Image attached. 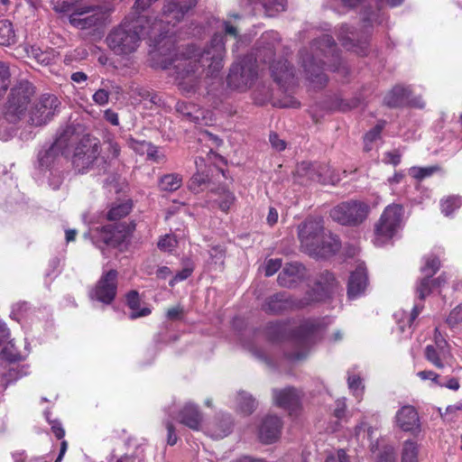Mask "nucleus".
<instances>
[{"mask_svg":"<svg viewBox=\"0 0 462 462\" xmlns=\"http://www.w3.org/2000/svg\"><path fill=\"white\" fill-rule=\"evenodd\" d=\"M425 358L431 363L435 367L443 369L450 357V351L439 349L435 346H427L425 348Z\"/></svg>","mask_w":462,"mask_h":462,"instance_id":"33","label":"nucleus"},{"mask_svg":"<svg viewBox=\"0 0 462 462\" xmlns=\"http://www.w3.org/2000/svg\"><path fill=\"white\" fill-rule=\"evenodd\" d=\"M340 59L334 39L322 35L314 40L310 47L300 51V62L308 79L318 88H322L328 81L324 74V66L333 70L339 69Z\"/></svg>","mask_w":462,"mask_h":462,"instance_id":"3","label":"nucleus"},{"mask_svg":"<svg viewBox=\"0 0 462 462\" xmlns=\"http://www.w3.org/2000/svg\"><path fill=\"white\" fill-rule=\"evenodd\" d=\"M394 424L401 430L418 436L421 431L419 412L412 405H403L395 413Z\"/></svg>","mask_w":462,"mask_h":462,"instance_id":"18","label":"nucleus"},{"mask_svg":"<svg viewBox=\"0 0 462 462\" xmlns=\"http://www.w3.org/2000/svg\"><path fill=\"white\" fill-rule=\"evenodd\" d=\"M179 421L193 430H198L202 421V415L197 405L188 402L179 412Z\"/></svg>","mask_w":462,"mask_h":462,"instance_id":"27","label":"nucleus"},{"mask_svg":"<svg viewBox=\"0 0 462 462\" xmlns=\"http://www.w3.org/2000/svg\"><path fill=\"white\" fill-rule=\"evenodd\" d=\"M3 371L0 372L5 389L11 383L17 381L28 374V367L17 364H0Z\"/></svg>","mask_w":462,"mask_h":462,"instance_id":"31","label":"nucleus"},{"mask_svg":"<svg viewBox=\"0 0 462 462\" xmlns=\"http://www.w3.org/2000/svg\"><path fill=\"white\" fill-rule=\"evenodd\" d=\"M370 207L360 200H347L331 208L330 217L342 226H357L368 217Z\"/></svg>","mask_w":462,"mask_h":462,"instance_id":"9","label":"nucleus"},{"mask_svg":"<svg viewBox=\"0 0 462 462\" xmlns=\"http://www.w3.org/2000/svg\"><path fill=\"white\" fill-rule=\"evenodd\" d=\"M13 348V345L5 346L0 355L1 359L8 362V364H16V362L22 358L21 355Z\"/></svg>","mask_w":462,"mask_h":462,"instance_id":"51","label":"nucleus"},{"mask_svg":"<svg viewBox=\"0 0 462 462\" xmlns=\"http://www.w3.org/2000/svg\"><path fill=\"white\" fill-rule=\"evenodd\" d=\"M109 92L106 89L100 88L93 95V100L99 106H104L108 103Z\"/></svg>","mask_w":462,"mask_h":462,"instance_id":"58","label":"nucleus"},{"mask_svg":"<svg viewBox=\"0 0 462 462\" xmlns=\"http://www.w3.org/2000/svg\"><path fill=\"white\" fill-rule=\"evenodd\" d=\"M306 277L305 266L298 262H293L284 265L278 275L277 282L282 287L292 289L305 281Z\"/></svg>","mask_w":462,"mask_h":462,"instance_id":"20","label":"nucleus"},{"mask_svg":"<svg viewBox=\"0 0 462 462\" xmlns=\"http://www.w3.org/2000/svg\"><path fill=\"white\" fill-rule=\"evenodd\" d=\"M210 188L212 187L209 176L204 171L196 172L189 181V189L194 193H199L205 189H210Z\"/></svg>","mask_w":462,"mask_h":462,"instance_id":"37","label":"nucleus"},{"mask_svg":"<svg viewBox=\"0 0 462 462\" xmlns=\"http://www.w3.org/2000/svg\"><path fill=\"white\" fill-rule=\"evenodd\" d=\"M60 8L69 13V23L79 30L102 25L110 12L105 5H91L84 0H63Z\"/></svg>","mask_w":462,"mask_h":462,"instance_id":"5","label":"nucleus"},{"mask_svg":"<svg viewBox=\"0 0 462 462\" xmlns=\"http://www.w3.org/2000/svg\"><path fill=\"white\" fill-rule=\"evenodd\" d=\"M35 94L33 85L26 80L17 81L10 89L5 105V117L10 123H16L26 114Z\"/></svg>","mask_w":462,"mask_h":462,"instance_id":"6","label":"nucleus"},{"mask_svg":"<svg viewBox=\"0 0 462 462\" xmlns=\"http://www.w3.org/2000/svg\"><path fill=\"white\" fill-rule=\"evenodd\" d=\"M440 170L438 165H431L427 167H411L409 169V174L418 180H421L423 179L429 178L432 176L434 173L438 172Z\"/></svg>","mask_w":462,"mask_h":462,"instance_id":"43","label":"nucleus"},{"mask_svg":"<svg viewBox=\"0 0 462 462\" xmlns=\"http://www.w3.org/2000/svg\"><path fill=\"white\" fill-rule=\"evenodd\" d=\"M271 71L273 79L280 85H286L294 79V69L287 60H278L271 64Z\"/></svg>","mask_w":462,"mask_h":462,"instance_id":"29","label":"nucleus"},{"mask_svg":"<svg viewBox=\"0 0 462 462\" xmlns=\"http://www.w3.org/2000/svg\"><path fill=\"white\" fill-rule=\"evenodd\" d=\"M430 346L438 347L439 349V347H441V349L449 350V346L447 340L442 337L438 328L435 329L434 344Z\"/></svg>","mask_w":462,"mask_h":462,"instance_id":"60","label":"nucleus"},{"mask_svg":"<svg viewBox=\"0 0 462 462\" xmlns=\"http://www.w3.org/2000/svg\"><path fill=\"white\" fill-rule=\"evenodd\" d=\"M251 5H261L267 16H274L285 10L286 0H247Z\"/></svg>","mask_w":462,"mask_h":462,"instance_id":"35","label":"nucleus"},{"mask_svg":"<svg viewBox=\"0 0 462 462\" xmlns=\"http://www.w3.org/2000/svg\"><path fill=\"white\" fill-rule=\"evenodd\" d=\"M164 424H165V427L167 430V443L170 446H173L177 443V440H178V436L175 432V428H174L172 422L170 421L169 420H167L164 422Z\"/></svg>","mask_w":462,"mask_h":462,"instance_id":"57","label":"nucleus"},{"mask_svg":"<svg viewBox=\"0 0 462 462\" xmlns=\"http://www.w3.org/2000/svg\"><path fill=\"white\" fill-rule=\"evenodd\" d=\"M99 141L89 134L82 136L75 146L71 158L72 168L79 174H85L105 162L100 158Z\"/></svg>","mask_w":462,"mask_h":462,"instance_id":"7","label":"nucleus"},{"mask_svg":"<svg viewBox=\"0 0 462 462\" xmlns=\"http://www.w3.org/2000/svg\"><path fill=\"white\" fill-rule=\"evenodd\" d=\"M256 77V58L246 56L232 65L227 76V84L232 88L244 91L253 85Z\"/></svg>","mask_w":462,"mask_h":462,"instance_id":"10","label":"nucleus"},{"mask_svg":"<svg viewBox=\"0 0 462 462\" xmlns=\"http://www.w3.org/2000/svg\"><path fill=\"white\" fill-rule=\"evenodd\" d=\"M208 196L207 203L212 207L216 205L223 212H227L236 200L234 193L227 189L226 186L210 188Z\"/></svg>","mask_w":462,"mask_h":462,"instance_id":"24","label":"nucleus"},{"mask_svg":"<svg viewBox=\"0 0 462 462\" xmlns=\"http://www.w3.org/2000/svg\"><path fill=\"white\" fill-rule=\"evenodd\" d=\"M131 231L132 228L125 223L110 224L95 229L92 233V238L98 247H101L99 243L116 247L125 242Z\"/></svg>","mask_w":462,"mask_h":462,"instance_id":"12","label":"nucleus"},{"mask_svg":"<svg viewBox=\"0 0 462 462\" xmlns=\"http://www.w3.org/2000/svg\"><path fill=\"white\" fill-rule=\"evenodd\" d=\"M198 0H166L160 19L145 15H129L106 36L109 49L116 55H128L134 52L142 39L147 35L153 40L157 50L154 57L166 58L167 47L172 46L171 28L179 23L192 9Z\"/></svg>","mask_w":462,"mask_h":462,"instance_id":"1","label":"nucleus"},{"mask_svg":"<svg viewBox=\"0 0 462 462\" xmlns=\"http://www.w3.org/2000/svg\"><path fill=\"white\" fill-rule=\"evenodd\" d=\"M10 78L11 73L9 67L4 62H0V99L10 86Z\"/></svg>","mask_w":462,"mask_h":462,"instance_id":"48","label":"nucleus"},{"mask_svg":"<svg viewBox=\"0 0 462 462\" xmlns=\"http://www.w3.org/2000/svg\"><path fill=\"white\" fill-rule=\"evenodd\" d=\"M282 422L274 415H267L259 426V438L263 443L271 444L276 441L281 435Z\"/></svg>","mask_w":462,"mask_h":462,"instance_id":"22","label":"nucleus"},{"mask_svg":"<svg viewBox=\"0 0 462 462\" xmlns=\"http://www.w3.org/2000/svg\"><path fill=\"white\" fill-rule=\"evenodd\" d=\"M50 175L52 176V179H50L49 183L50 186L53 189H58L62 183V176L60 172L57 169H52V173L50 171Z\"/></svg>","mask_w":462,"mask_h":462,"instance_id":"62","label":"nucleus"},{"mask_svg":"<svg viewBox=\"0 0 462 462\" xmlns=\"http://www.w3.org/2000/svg\"><path fill=\"white\" fill-rule=\"evenodd\" d=\"M273 399L276 406L290 411L296 409L300 402L299 393L292 387H287L282 390L273 389Z\"/></svg>","mask_w":462,"mask_h":462,"instance_id":"25","label":"nucleus"},{"mask_svg":"<svg viewBox=\"0 0 462 462\" xmlns=\"http://www.w3.org/2000/svg\"><path fill=\"white\" fill-rule=\"evenodd\" d=\"M117 276L118 273L116 270L112 269L104 272L95 289L91 291L90 297L102 303L110 304L116 295Z\"/></svg>","mask_w":462,"mask_h":462,"instance_id":"16","label":"nucleus"},{"mask_svg":"<svg viewBox=\"0 0 462 462\" xmlns=\"http://www.w3.org/2000/svg\"><path fill=\"white\" fill-rule=\"evenodd\" d=\"M318 248L308 254L319 258H326L336 254L340 248V242L337 236L326 235L317 245Z\"/></svg>","mask_w":462,"mask_h":462,"instance_id":"28","label":"nucleus"},{"mask_svg":"<svg viewBox=\"0 0 462 462\" xmlns=\"http://www.w3.org/2000/svg\"><path fill=\"white\" fill-rule=\"evenodd\" d=\"M175 109L182 116L183 119L189 122L196 125L206 124L205 111L196 104L179 101L175 106Z\"/></svg>","mask_w":462,"mask_h":462,"instance_id":"26","label":"nucleus"},{"mask_svg":"<svg viewBox=\"0 0 462 462\" xmlns=\"http://www.w3.org/2000/svg\"><path fill=\"white\" fill-rule=\"evenodd\" d=\"M404 208L400 204L388 205L374 225V244L383 246L389 242L402 228L403 224Z\"/></svg>","mask_w":462,"mask_h":462,"instance_id":"8","label":"nucleus"},{"mask_svg":"<svg viewBox=\"0 0 462 462\" xmlns=\"http://www.w3.org/2000/svg\"><path fill=\"white\" fill-rule=\"evenodd\" d=\"M462 204V199L460 197H448L445 200L441 201V212L448 217L456 208H458Z\"/></svg>","mask_w":462,"mask_h":462,"instance_id":"47","label":"nucleus"},{"mask_svg":"<svg viewBox=\"0 0 462 462\" xmlns=\"http://www.w3.org/2000/svg\"><path fill=\"white\" fill-rule=\"evenodd\" d=\"M176 244L177 241L173 236L166 235L159 240L158 247L163 251H171L176 246Z\"/></svg>","mask_w":462,"mask_h":462,"instance_id":"54","label":"nucleus"},{"mask_svg":"<svg viewBox=\"0 0 462 462\" xmlns=\"http://www.w3.org/2000/svg\"><path fill=\"white\" fill-rule=\"evenodd\" d=\"M15 33L8 20H0V44L10 45L14 42Z\"/></svg>","mask_w":462,"mask_h":462,"instance_id":"42","label":"nucleus"},{"mask_svg":"<svg viewBox=\"0 0 462 462\" xmlns=\"http://www.w3.org/2000/svg\"><path fill=\"white\" fill-rule=\"evenodd\" d=\"M309 306V301L304 299H298L287 292L275 293L264 300L262 309L264 312L272 315L281 314L284 311L302 309Z\"/></svg>","mask_w":462,"mask_h":462,"instance_id":"14","label":"nucleus"},{"mask_svg":"<svg viewBox=\"0 0 462 462\" xmlns=\"http://www.w3.org/2000/svg\"><path fill=\"white\" fill-rule=\"evenodd\" d=\"M417 375L423 381L430 380L434 384L442 386V382L439 381V375L433 371L424 370L417 373Z\"/></svg>","mask_w":462,"mask_h":462,"instance_id":"55","label":"nucleus"},{"mask_svg":"<svg viewBox=\"0 0 462 462\" xmlns=\"http://www.w3.org/2000/svg\"><path fill=\"white\" fill-rule=\"evenodd\" d=\"M126 303L131 310L129 313L130 319H135L142 317H146L152 313L149 307H140V297L136 291H131L126 295Z\"/></svg>","mask_w":462,"mask_h":462,"instance_id":"34","label":"nucleus"},{"mask_svg":"<svg viewBox=\"0 0 462 462\" xmlns=\"http://www.w3.org/2000/svg\"><path fill=\"white\" fill-rule=\"evenodd\" d=\"M282 267V260L275 258V259H269L266 261L265 267H264V273L265 276H272L280 268Z\"/></svg>","mask_w":462,"mask_h":462,"instance_id":"53","label":"nucleus"},{"mask_svg":"<svg viewBox=\"0 0 462 462\" xmlns=\"http://www.w3.org/2000/svg\"><path fill=\"white\" fill-rule=\"evenodd\" d=\"M233 427V421L230 415L223 414L215 418L208 426V433L213 439H223L230 434Z\"/></svg>","mask_w":462,"mask_h":462,"instance_id":"30","label":"nucleus"},{"mask_svg":"<svg viewBox=\"0 0 462 462\" xmlns=\"http://www.w3.org/2000/svg\"><path fill=\"white\" fill-rule=\"evenodd\" d=\"M328 171V169L326 165L302 162L297 167V175L310 182L326 184L328 182V179L326 176Z\"/></svg>","mask_w":462,"mask_h":462,"instance_id":"23","label":"nucleus"},{"mask_svg":"<svg viewBox=\"0 0 462 462\" xmlns=\"http://www.w3.org/2000/svg\"><path fill=\"white\" fill-rule=\"evenodd\" d=\"M323 324L324 322L321 319H308L300 324L297 329L296 345L297 346H302L304 350L289 354L290 359L301 360L306 356V349L319 338Z\"/></svg>","mask_w":462,"mask_h":462,"instance_id":"11","label":"nucleus"},{"mask_svg":"<svg viewBox=\"0 0 462 462\" xmlns=\"http://www.w3.org/2000/svg\"><path fill=\"white\" fill-rule=\"evenodd\" d=\"M446 322L451 328L462 326V305H458L450 311Z\"/></svg>","mask_w":462,"mask_h":462,"instance_id":"50","label":"nucleus"},{"mask_svg":"<svg viewBox=\"0 0 462 462\" xmlns=\"http://www.w3.org/2000/svg\"><path fill=\"white\" fill-rule=\"evenodd\" d=\"M183 179L178 173H169L162 176L158 185L161 190L173 192L182 185Z\"/></svg>","mask_w":462,"mask_h":462,"instance_id":"36","label":"nucleus"},{"mask_svg":"<svg viewBox=\"0 0 462 462\" xmlns=\"http://www.w3.org/2000/svg\"><path fill=\"white\" fill-rule=\"evenodd\" d=\"M270 143L272 146L277 151H283L286 147V143L283 140L280 139L279 136L273 133L270 134Z\"/></svg>","mask_w":462,"mask_h":462,"instance_id":"64","label":"nucleus"},{"mask_svg":"<svg viewBox=\"0 0 462 462\" xmlns=\"http://www.w3.org/2000/svg\"><path fill=\"white\" fill-rule=\"evenodd\" d=\"M192 268L185 267L179 272L169 282L170 286H174L177 282H181L189 278L192 273Z\"/></svg>","mask_w":462,"mask_h":462,"instance_id":"59","label":"nucleus"},{"mask_svg":"<svg viewBox=\"0 0 462 462\" xmlns=\"http://www.w3.org/2000/svg\"><path fill=\"white\" fill-rule=\"evenodd\" d=\"M325 236L321 217H310L299 226L300 245L306 253L316 250L317 245Z\"/></svg>","mask_w":462,"mask_h":462,"instance_id":"13","label":"nucleus"},{"mask_svg":"<svg viewBox=\"0 0 462 462\" xmlns=\"http://www.w3.org/2000/svg\"><path fill=\"white\" fill-rule=\"evenodd\" d=\"M130 148H132L134 152L139 154H144L148 151L151 143L146 141H137L135 139L131 138L128 142Z\"/></svg>","mask_w":462,"mask_h":462,"instance_id":"52","label":"nucleus"},{"mask_svg":"<svg viewBox=\"0 0 462 462\" xmlns=\"http://www.w3.org/2000/svg\"><path fill=\"white\" fill-rule=\"evenodd\" d=\"M257 406V402L253 396L245 392H239L237 395V409L245 415L251 414Z\"/></svg>","mask_w":462,"mask_h":462,"instance_id":"40","label":"nucleus"},{"mask_svg":"<svg viewBox=\"0 0 462 462\" xmlns=\"http://www.w3.org/2000/svg\"><path fill=\"white\" fill-rule=\"evenodd\" d=\"M401 462H419V445L416 441L407 439L403 442Z\"/></svg>","mask_w":462,"mask_h":462,"instance_id":"39","label":"nucleus"},{"mask_svg":"<svg viewBox=\"0 0 462 462\" xmlns=\"http://www.w3.org/2000/svg\"><path fill=\"white\" fill-rule=\"evenodd\" d=\"M167 47V56L161 62L164 69L173 68L180 91L185 95L196 93L199 76L205 72L208 77H215L223 69L226 48L224 35L215 33L202 51L188 46L186 53H179L174 41Z\"/></svg>","mask_w":462,"mask_h":462,"instance_id":"2","label":"nucleus"},{"mask_svg":"<svg viewBox=\"0 0 462 462\" xmlns=\"http://www.w3.org/2000/svg\"><path fill=\"white\" fill-rule=\"evenodd\" d=\"M336 285L337 281L334 274L328 271H324L319 273L313 288L306 293L303 299L309 301V305L321 301L329 296Z\"/></svg>","mask_w":462,"mask_h":462,"instance_id":"19","label":"nucleus"},{"mask_svg":"<svg viewBox=\"0 0 462 462\" xmlns=\"http://www.w3.org/2000/svg\"><path fill=\"white\" fill-rule=\"evenodd\" d=\"M457 411H462V401L455 404L448 405L446 409V412L442 415V417L445 420H453L454 416L452 415L456 413Z\"/></svg>","mask_w":462,"mask_h":462,"instance_id":"61","label":"nucleus"},{"mask_svg":"<svg viewBox=\"0 0 462 462\" xmlns=\"http://www.w3.org/2000/svg\"><path fill=\"white\" fill-rule=\"evenodd\" d=\"M60 101L56 96L43 94L30 113V123L39 126L47 124L54 116Z\"/></svg>","mask_w":462,"mask_h":462,"instance_id":"17","label":"nucleus"},{"mask_svg":"<svg viewBox=\"0 0 462 462\" xmlns=\"http://www.w3.org/2000/svg\"><path fill=\"white\" fill-rule=\"evenodd\" d=\"M432 287H434V285L430 278H428L424 275L423 278L419 280L416 286V293L418 298L420 300H423L428 295L430 294Z\"/></svg>","mask_w":462,"mask_h":462,"instance_id":"46","label":"nucleus"},{"mask_svg":"<svg viewBox=\"0 0 462 462\" xmlns=\"http://www.w3.org/2000/svg\"><path fill=\"white\" fill-rule=\"evenodd\" d=\"M410 90L398 85L385 95L383 103L389 107H398L408 102Z\"/></svg>","mask_w":462,"mask_h":462,"instance_id":"32","label":"nucleus"},{"mask_svg":"<svg viewBox=\"0 0 462 462\" xmlns=\"http://www.w3.org/2000/svg\"><path fill=\"white\" fill-rule=\"evenodd\" d=\"M376 1V10H372L371 8H365L362 13V23L364 32L362 35H357L356 32L347 24H342L338 28V40L341 44L348 51H353L356 52L358 55H365L367 49V39L369 34V30L374 24H380L383 20V14H381V8L383 6L384 3H386L391 7H395L401 5L404 0H375Z\"/></svg>","mask_w":462,"mask_h":462,"instance_id":"4","label":"nucleus"},{"mask_svg":"<svg viewBox=\"0 0 462 462\" xmlns=\"http://www.w3.org/2000/svg\"><path fill=\"white\" fill-rule=\"evenodd\" d=\"M424 265L420 267V272L428 278H431L439 269V259L434 255H430L424 258Z\"/></svg>","mask_w":462,"mask_h":462,"instance_id":"44","label":"nucleus"},{"mask_svg":"<svg viewBox=\"0 0 462 462\" xmlns=\"http://www.w3.org/2000/svg\"><path fill=\"white\" fill-rule=\"evenodd\" d=\"M132 202L126 200L120 203H115L111 206L110 209L106 214V217L110 221L119 220L126 217L132 209Z\"/></svg>","mask_w":462,"mask_h":462,"instance_id":"38","label":"nucleus"},{"mask_svg":"<svg viewBox=\"0 0 462 462\" xmlns=\"http://www.w3.org/2000/svg\"><path fill=\"white\" fill-rule=\"evenodd\" d=\"M67 146V138L60 135L51 145L43 147L38 153L40 170L52 172V169H56L60 157L65 153Z\"/></svg>","mask_w":462,"mask_h":462,"instance_id":"15","label":"nucleus"},{"mask_svg":"<svg viewBox=\"0 0 462 462\" xmlns=\"http://www.w3.org/2000/svg\"><path fill=\"white\" fill-rule=\"evenodd\" d=\"M25 51L28 57L34 59L40 64L48 65L52 60L51 53L42 51L35 45L25 47Z\"/></svg>","mask_w":462,"mask_h":462,"instance_id":"41","label":"nucleus"},{"mask_svg":"<svg viewBox=\"0 0 462 462\" xmlns=\"http://www.w3.org/2000/svg\"><path fill=\"white\" fill-rule=\"evenodd\" d=\"M366 268L363 263L357 264L356 270L350 273L347 282V297L356 300L361 297L367 288Z\"/></svg>","mask_w":462,"mask_h":462,"instance_id":"21","label":"nucleus"},{"mask_svg":"<svg viewBox=\"0 0 462 462\" xmlns=\"http://www.w3.org/2000/svg\"><path fill=\"white\" fill-rule=\"evenodd\" d=\"M147 158L159 163L165 160V156L163 153L160 152L158 147L152 144L150 145L148 151L146 152Z\"/></svg>","mask_w":462,"mask_h":462,"instance_id":"56","label":"nucleus"},{"mask_svg":"<svg viewBox=\"0 0 462 462\" xmlns=\"http://www.w3.org/2000/svg\"><path fill=\"white\" fill-rule=\"evenodd\" d=\"M385 122H379L376 124L374 127H373L365 135L364 138L365 141V150H370L369 143H373L374 141L377 140L381 133L384 127Z\"/></svg>","mask_w":462,"mask_h":462,"instance_id":"49","label":"nucleus"},{"mask_svg":"<svg viewBox=\"0 0 462 462\" xmlns=\"http://www.w3.org/2000/svg\"><path fill=\"white\" fill-rule=\"evenodd\" d=\"M266 50V52L267 54H263V51H259L258 53H257V57L258 58H262L263 59V61L266 62V63H269L271 62L273 57L274 56V52H275V46L273 43L272 44H268V46L266 48H264Z\"/></svg>","mask_w":462,"mask_h":462,"instance_id":"63","label":"nucleus"},{"mask_svg":"<svg viewBox=\"0 0 462 462\" xmlns=\"http://www.w3.org/2000/svg\"><path fill=\"white\" fill-rule=\"evenodd\" d=\"M347 374L348 388L353 393V394L360 400L362 398L365 388L363 381L359 375L352 374L349 371Z\"/></svg>","mask_w":462,"mask_h":462,"instance_id":"45","label":"nucleus"}]
</instances>
